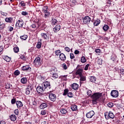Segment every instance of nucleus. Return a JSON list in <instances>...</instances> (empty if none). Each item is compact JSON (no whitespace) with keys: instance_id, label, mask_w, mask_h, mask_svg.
I'll return each mask as SVG.
<instances>
[{"instance_id":"1","label":"nucleus","mask_w":124,"mask_h":124,"mask_svg":"<svg viewBox=\"0 0 124 124\" xmlns=\"http://www.w3.org/2000/svg\"><path fill=\"white\" fill-rule=\"evenodd\" d=\"M101 96H102V93H94L91 96L92 98V103H93V104H97L98 103V102L100 101V99H101Z\"/></svg>"},{"instance_id":"2","label":"nucleus","mask_w":124,"mask_h":124,"mask_svg":"<svg viewBox=\"0 0 124 124\" xmlns=\"http://www.w3.org/2000/svg\"><path fill=\"white\" fill-rule=\"evenodd\" d=\"M42 12L44 13L45 18H49L50 17V12L48 11V6H44L42 8Z\"/></svg>"},{"instance_id":"3","label":"nucleus","mask_w":124,"mask_h":124,"mask_svg":"<svg viewBox=\"0 0 124 124\" xmlns=\"http://www.w3.org/2000/svg\"><path fill=\"white\" fill-rule=\"evenodd\" d=\"M33 64L35 67H39L40 66H41V64H42L41 58L39 57L36 58L33 61Z\"/></svg>"},{"instance_id":"4","label":"nucleus","mask_w":124,"mask_h":124,"mask_svg":"<svg viewBox=\"0 0 124 124\" xmlns=\"http://www.w3.org/2000/svg\"><path fill=\"white\" fill-rule=\"evenodd\" d=\"M42 86L43 87L44 89L45 90H50L51 89V83L50 81H46L42 84Z\"/></svg>"},{"instance_id":"5","label":"nucleus","mask_w":124,"mask_h":124,"mask_svg":"<svg viewBox=\"0 0 124 124\" xmlns=\"http://www.w3.org/2000/svg\"><path fill=\"white\" fill-rule=\"evenodd\" d=\"M21 69L23 71H25V72H31V68L30 66V65L23 66L21 67Z\"/></svg>"},{"instance_id":"6","label":"nucleus","mask_w":124,"mask_h":124,"mask_svg":"<svg viewBox=\"0 0 124 124\" xmlns=\"http://www.w3.org/2000/svg\"><path fill=\"white\" fill-rule=\"evenodd\" d=\"M36 91L38 93H40L41 95H42V93H43L44 91H45V89H44V88L42 86V84H41L37 86L36 88Z\"/></svg>"},{"instance_id":"7","label":"nucleus","mask_w":124,"mask_h":124,"mask_svg":"<svg viewBox=\"0 0 124 124\" xmlns=\"http://www.w3.org/2000/svg\"><path fill=\"white\" fill-rule=\"evenodd\" d=\"M49 99L50 101H52L53 102H55L56 101V99H57V96L54 93H50L49 94Z\"/></svg>"},{"instance_id":"8","label":"nucleus","mask_w":124,"mask_h":124,"mask_svg":"<svg viewBox=\"0 0 124 124\" xmlns=\"http://www.w3.org/2000/svg\"><path fill=\"white\" fill-rule=\"evenodd\" d=\"M91 20L92 19L90 18V17L87 16L83 17V22L85 25H87V24H90Z\"/></svg>"},{"instance_id":"9","label":"nucleus","mask_w":124,"mask_h":124,"mask_svg":"<svg viewBox=\"0 0 124 124\" xmlns=\"http://www.w3.org/2000/svg\"><path fill=\"white\" fill-rule=\"evenodd\" d=\"M32 90H33V86H32L31 85L27 86V87L25 89L26 94H27V95L30 94V93H31V91H32Z\"/></svg>"},{"instance_id":"10","label":"nucleus","mask_w":124,"mask_h":124,"mask_svg":"<svg viewBox=\"0 0 124 124\" xmlns=\"http://www.w3.org/2000/svg\"><path fill=\"white\" fill-rule=\"evenodd\" d=\"M105 117L106 120L108 119H114L115 118V115L112 112V111H109L108 113V115L105 114Z\"/></svg>"},{"instance_id":"11","label":"nucleus","mask_w":124,"mask_h":124,"mask_svg":"<svg viewBox=\"0 0 124 124\" xmlns=\"http://www.w3.org/2000/svg\"><path fill=\"white\" fill-rule=\"evenodd\" d=\"M110 95L112 97H118L119 96V92L117 90H112L110 93Z\"/></svg>"},{"instance_id":"12","label":"nucleus","mask_w":124,"mask_h":124,"mask_svg":"<svg viewBox=\"0 0 124 124\" xmlns=\"http://www.w3.org/2000/svg\"><path fill=\"white\" fill-rule=\"evenodd\" d=\"M93 116H94V111L93 110H91L86 114V116L88 119H92Z\"/></svg>"},{"instance_id":"13","label":"nucleus","mask_w":124,"mask_h":124,"mask_svg":"<svg viewBox=\"0 0 124 124\" xmlns=\"http://www.w3.org/2000/svg\"><path fill=\"white\" fill-rule=\"evenodd\" d=\"M16 27H19V28H23V26H24V21L23 20L20 19L18 20L16 24Z\"/></svg>"},{"instance_id":"14","label":"nucleus","mask_w":124,"mask_h":124,"mask_svg":"<svg viewBox=\"0 0 124 124\" xmlns=\"http://www.w3.org/2000/svg\"><path fill=\"white\" fill-rule=\"evenodd\" d=\"M83 71H84L83 68H78L75 74L77 76L78 75L80 77L81 75H83Z\"/></svg>"},{"instance_id":"15","label":"nucleus","mask_w":124,"mask_h":124,"mask_svg":"<svg viewBox=\"0 0 124 124\" xmlns=\"http://www.w3.org/2000/svg\"><path fill=\"white\" fill-rule=\"evenodd\" d=\"M41 36L42 38L43 39H46V40L49 39V33H41Z\"/></svg>"},{"instance_id":"16","label":"nucleus","mask_w":124,"mask_h":124,"mask_svg":"<svg viewBox=\"0 0 124 124\" xmlns=\"http://www.w3.org/2000/svg\"><path fill=\"white\" fill-rule=\"evenodd\" d=\"M71 87L73 90H74V91H77V90L79 89V85L76 83L71 84Z\"/></svg>"},{"instance_id":"17","label":"nucleus","mask_w":124,"mask_h":124,"mask_svg":"<svg viewBox=\"0 0 124 124\" xmlns=\"http://www.w3.org/2000/svg\"><path fill=\"white\" fill-rule=\"evenodd\" d=\"M16 106L18 109H21V107H23V103L21 101L17 100Z\"/></svg>"},{"instance_id":"18","label":"nucleus","mask_w":124,"mask_h":124,"mask_svg":"<svg viewBox=\"0 0 124 124\" xmlns=\"http://www.w3.org/2000/svg\"><path fill=\"white\" fill-rule=\"evenodd\" d=\"M2 58L4 61L7 62H9L11 61V57H9L7 55L2 56Z\"/></svg>"},{"instance_id":"19","label":"nucleus","mask_w":124,"mask_h":124,"mask_svg":"<svg viewBox=\"0 0 124 124\" xmlns=\"http://www.w3.org/2000/svg\"><path fill=\"white\" fill-rule=\"evenodd\" d=\"M5 21L6 22V23H10L12 24V23H13V17H6L5 18Z\"/></svg>"},{"instance_id":"20","label":"nucleus","mask_w":124,"mask_h":124,"mask_svg":"<svg viewBox=\"0 0 124 124\" xmlns=\"http://www.w3.org/2000/svg\"><path fill=\"white\" fill-rule=\"evenodd\" d=\"M59 58L61 61H64L65 60H66V56H65V55L63 53H61L60 54Z\"/></svg>"},{"instance_id":"21","label":"nucleus","mask_w":124,"mask_h":124,"mask_svg":"<svg viewBox=\"0 0 124 124\" xmlns=\"http://www.w3.org/2000/svg\"><path fill=\"white\" fill-rule=\"evenodd\" d=\"M61 30L60 25H57L53 28V31L54 32H58Z\"/></svg>"},{"instance_id":"22","label":"nucleus","mask_w":124,"mask_h":124,"mask_svg":"<svg viewBox=\"0 0 124 124\" xmlns=\"http://www.w3.org/2000/svg\"><path fill=\"white\" fill-rule=\"evenodd\" d=\"M10 119L12 122H15V121L17 119V117L15 114H12L10 116Z\"/></svg>"},{"instance_id":"23","label":"nucleus","mask_w":124,"mask_h":124,"mask_svg":"<svg viewBox=\"0 0 124 124\" xmlns=\"http://www.w3.org/2000/svg\"><path fill=\"white\" fill-rule=\"evenodd\" d=\"M51 77H52L53 79H58L59 78V75L56 73H51Z\"/></svg>"},{"instance_id":"24","label":"nucleus","mask_w":124,"mask_h":124,"mask_svg":"<svg viewBox=\"0 0 124 124\" xmlns=\"http://www.w3.org/2000/svg\"><path fill=\"white\" fill-rule=\"evenodd\" d=\"M47 106L48 104H47L46 103H42L40 106V109H44L45 108L47 107Z\"/></svg>"},{"instance_id":"25","label":"nucleus","mask_w":124,"mask_h":124,"mask_svg":"<svg viewBox=\"0 0 124 124\" xmlns=\"http://www.w3.org/2000/svg\"><path fill=\"white\" fill-rule=\"evenodd\" d=\"M71 109L72 111H76L78 108L76 105H72L71 106Z\"/></svg>"},{"instance_id":"26","label":"nucleus","mask_w":124,"mask_h":124,"mask_svg":"<svg viewBox=\"0 0 124 124\" xmlns=\"http://www.w3.org/2000/svg\"><path fill=\"white\" fill-rule=\"evenodd\" d=\"M28 82V79L27 78H22L21 79V83L22 84H27V82Z\"/></svg>"},{"instance_id":"27","label":"nucleus","mask_w":124,"mask_h":124,"mask_svg":"<svg viewBox=\"0 0 124 124\" xmlns=\"http://www.w3.org/2000/svg\"><path fill=\"white\" fill-rule=\"evenodd\" d=\"M100 24V19H97L93 22V25L95 27H97Z\"/></svg>"},{"instance_id":"28","label":"nucleus","mask_w":124,"mask_h":124,"mask_svg":"<svg viewBox=\"0 0 124 124\" xmlns=\"http://www.w3.org/2000/svg\"><path fill=\"white\" fill-rule=\"evenodd\" d=\"M90 80L91 82H93V83L96 84V83H95V81H96V78H95L94 77H90Z\"/></svg>"},{"instance_id":"29","label":"nucleus","mask_w":124,"mask_h":124,"mask_svg":"<svg viewBox=\"0 0 124 124\" xmlns=\"http://www.w3.org/2000/svg\"><path fill=\"white\" fill-rule=\"evenodd\" d=\"M80 62L82 63H85V62H87V59H86V57L84 56H82L80 59Z\"/></svg>"},{"instance_id":"30","label":"nucleus","mask_w":124,"mask_h":124,"mask_svg":"<svg viewBox=\"0 0 124 124\" xmlns=\"http://www.w3.org/2000/svg\"><path fill=\"white\" fill-rule=\"evenodd\" d=\"M20 38L21 40H26L27 38H28V35L24 34L20 36Z\"/></svg>"},{"instance_id":"31","label":"nucleus","mask_w":124,"mask_h":124,"mask_svg":"<svg viewBox=\"0 0 124 124\" xmlns=\"http://www.w3.org/2000/svg\"><path fill=\"white\" fill-rule=\"evenodd\" d=\"M80 79L79 80L81 81H86V76H84L83 75H81V76H79Z\"/></svg>"},{"instance_id":"32","label":"nucleus","mask_w":124,"mask_h":124,"mask_svg":"<svg viewBox=\"0 0 124 124\" xmlns=\"http://www.w3.org/2000/svg\"><path fill=\"white\" fill-rule=\"evenodd\" d=\"M20 58L23 61H27V60L28 59V58H27V57H26V55L24 54H20Z\"/></svg>"},{"instance_id":"33","label":"nucleus","mask_w":124,"mask_h":124,"mask_svg":"<svg viewBox=\"0 0 124 124\" xmlns=\"http://www.w3.org/2000/svg\"><path fill=\"white\" fill-rule=\"evenodd\" d=\"M57 23H58V20H57V19H56L55 18H52V20H51V24H52V26L56 25V24H57Z\"/></svg>"},{"instance_id":"34","label":"nucleus","mask_w":124,"mask_h":124,"mask_svg":"<svg viewBox=\"0 0 124 124\" xmlns=\"http://www.w3.org/2000/svg\"><path fill=\"white\" fill-rule=\"evenodd\" d=\"M103 30L105 31H108V30H109V26H108V25L105 24L103 27Z\"/></svg>"},{"instance_id":"35","label":"nucleus","mask_w":124,"mask_h":124,"mask_svg":"<svg viewBox=\"0 0 124 124\" xmlns=\"http://www.w3.org/2000/svg\"><path fill=\"white\" fill-rule=\"evenodd\" d=\"M13 50L15 53H17L19 52V47L15 46L13 48Z\"/></svg>"},{"instance_id":"36","label":"nucleus","mask_w":124,"mask_h":124,"mask_svg":"<svg viewBox=\"0 0 124 124\" xmlns=\"http://www.w3.org/2000/svg\"><path fill=\"white\" fill-rule=\"evenodd\" d=\"M61 114H66L67 113V110L65 108H61Z\"/></svg>"},{"instance_id":"37","label":"nucleus","mask_w":124,"mask_h":124,"mask_svg":"<svg viewBox=\"0 0 124 124\" xmlns=\"http://www.w3.org/2000/svg\"><path fill=\"white\" fill-rule=\"evenodd\" d=\"M41 45H42L41 42H38L36 45V48H37V49H40V48H41Z\"/></svg>"},{"instance_id":"38","label":"nucleus","mask_w":124,"mask_h":124,"mask_svg":"<svg viewBox=\"0 0 124 124\" xmlns=\"http://www.w3.org/2000/svg\"><path fill=\"white\" fill-rule=\"evenodd\" d=\"M4 4V5H7L8 4L9 5H10L11 3L9 1V0H3Z\"/></svg>"},{"instance_id":"39","label":"nucleus","mask_w":124,"mask_h":124,"mask_svg":"<svg viewBox=\"0 0 124 124\" xmlns=\"http://www.w3.org/2000/svg\"><path fill=\"white\" fill-rule=\"evenodd\" d=\"M69 93V90L68 89H65L64 90V93H63V95H66Z\"/></svg>"},{"instance_id":"40","label":"nucleus","mask_w":124,"mask_h":124,"mask_svg":"<svg viewBox=\"0 0 124 124\" xmlns=\"http://www.w3.org/2000/svg\"><path fill=\"white\" fill-rule=\"evenodd\" d=\"M4 28H5V24L2 23V24H0V30L1 31L2 30H4Z\"/></svg>"},{"instance_id":"41","label":"nucleus","mask_w":124,"mask_h":124,"mask_svg":"<svg viewBox=\"0 0 124 124\" xmlns=\"http://www.w3.org/2000/svg\"><path fill=\"white\" fill-rule=\"evenodd\" d=\"M21 15H22V16H28V15H29V13L27 11H23L21 12Z\"/></svg>"},{"instance_id":"42","label":"nucleus","mask_w":124,"mask_h":124,"mask_svg":"<svg viewBox=\"0 0 124 124\" xmlns=\"http://www.w3.org/2000/svg\"><path fill=\"white\" fill-rule=\"evenodd\" d=\"M16 102H17V100H16V98H13L11 100V104L13 105L16 104Z\"/></svg>"},{"instance_id":"43","label":"nucleus","mask_w":124,"mask_h":124,"mask_svg":"<svg viewBox=\"0 0 124 124\" xmlns=\"http://www.w3.org/2000/svg\"><path fill=\"white\" fill-rule=\"evenodd\" d=\"M66 77H67V76H61L60 78L61 79V80H62L63 81L65 80L66 79Z\"/></svg>"},{"instance_id":"44","label":"nucleus","mask_w":124,"mask_h":124,"mask_svg":"<svg viewBox=\"0 0 124 124\" xmlns=\"http://www.w3.org/2000/svg\"><path fill=\"white\" fill-rule=\"evenodd\" d=\"M41 115L44 116L46 114H47V110L43 109L41 112Z\"/></svg>"},{"instance_id":"45","label":"nucleus","mask_w":124,"mask_h":124,"mask_svg":"<svg viewBox=\"0 0 124 124\" xmlns=\"http://www.w3.org/2000/svg\"><path fill=\"white\" fill-rule=\"evenodd\" d=\"M14 74L16 75V76H18V75H20V71L19 70H16L14 72Z\"/></svg>"},{"instance_id":"46","label":"nucleus","mask_w":124,"mask_h":124,"mask_svg":"<svg viewBox=\"0 0 124 124\" xmlns=\"http://www.w3.org/2000/svg\"><path fill=\"white\" fill-rule=\"evenodd\" d=\"M108 106L109 108H112V107H113V106H114V103H113L112 102H109L108 104Z\"/></svg>"},{"instance_id":"47","label":"nucleus","mask_w":124,"mask_h":124,"mask_svg":"<svg viewBox=\"0 0 124 124\" xmlns=\"http://www.w3.org/2000/svg\"><path fill=\"white\" fill-rule=\"evenodd\" d=\"M67 96L70 98L73 97V93L72 92H69L67 94Z\"/></svg>"},{"instance_id":"48","label":"nucleus","mask_w":124,"mask_h":124,"mask_svg":"<svg viewBox=\"0 0 124 124\" xmlns=\"http://www.w3.org/2000/svg\"><path fill=\"white\" fill-rule=\"evenodd\" d=\"M62 67L63 68V69H65V70L67 69V66H66V64H65V63H64L62 64Z\"/></svg>"},{"instance_id":"49","label":"nucleus","mask_w":124,"mask_h":124,"mask_svg":"<svg viewBox=\"0 0 124 124\" xmlns=\"http://www.w3.org/2000/svg\"><path fill=\"white\" fill-rule=\"evenodd\" d=\"M70 58L71 60H74V59H75V56H74V54L73 53H70Z\"/></svg>"},{"instance_id":"50","label":"nucleus","mask_w":124,"mask_h":124,"mask_svg":"<svg viewBox=\"0 0 124 124\" xmlns=\"http://www.w3.org/2000/svg\"><path fill=\"white\" fill-rule=\"evenodd\" d=\"M92 93H93V92L91 90H88L87 92V94L89 96H91L92 95Z\"/></svg>"},{"instance_id":"51","label":"nucleus","mask_w":124,"mask_h":124,"mask_svg":"<svg viewBox=\"0 0 124 124\" xmlns=\"http://www.w3.org/2000/svg\"><path fill=\"white\" fill-rule=\"evenodd\" d=\"M97 63L99 65H101V64H102V59H98L97 61Z\"/></svg>"},{"instance_id":"52","label":"nucleus","mask_w":124,"mask_h":124,"mask_svg":"<svg viewBox=\"0 0 124 124\" xmlns=\"http://www.w3.org/2000/svg\"><path fill=\"white\" fill-rule=\"evenodd\" d=\"M55 54L56 55V56H59V55H60V54H61V52L60 50H56L55 51Z\"/></svg>"},{"instance_id":"53","label":"nucleus","mask_w":124,"mask_h":124,"mask_svg":"<svg viewBox=\"0 0 124 124\" xmlns=\"http://www.w3.org/2000/svg\"><path fill=\"white\" fill-rule=\"evenodd\" d=\"M95 53H96V54H99V53H100V52H101V49H100L99 48L95 49Z\"/></svg>"},{"instance_id":"54","label":"nucleus","mask_w":124,"mask_h":124,"mask_svg":"<svg viewBox=\"0 0 124 124\" xmlns=\"http://www.w3.org/2000/svg\"><path fill=\"white\" fill-rule=\"evenodd\" d=\"M20 4L21 6H26V3H25V1H21L20 2Z\"/></svg>"},{"instance_id":"55","label":"nucleus","mask_w":124,"mask_h":124,"mask_svg":"<svg viewBox=\"0 0 124 124\" xmlns=\"http://www.w3.org/2000/svg\"><path fill=\"white\" fill-rule=\"evenodd\" d=\"M119 72H120V73H121V74H122V75L124 76V69H123V68L120 69V70H119Z\"/></svg>"},{"instance_id":"56","label":"nucleus","mask_w":124,"mask_h":124,"mask_svg":"<svg viewBox=\"0 0 124 124\" xmlns=\"http://www.w3.org/2000/svg\"><path fill=\"white\" fill-rule=\"evenodd\" d=\"M90 66V64H86L84 67V70H88V69H89V67Z\"/></svg>"},{"instance_id":"57","label":"nucleus","mask_w":124,"mask_h":124,"mask_svg":"<svg viewBox=\"0 0 124 124\" xmlns=\"http://www.w3.org/2000/svg\"><path fill=\"white\" fill-rule=\"evenodd\" d=\"M14 113L15 114V115H19V109H16L15 110V111H14Z\"/></svg>"},{"instance_id":"58","label":"nucleus","mask_w":124,"mask_h":124,"mask_svg":"<svg viewBox=\"0 0 124 124\" xmlns=\"http://www.w3.org/2000/svg\"><path fill=\"white\" fill-rule=\"evenodd\" d=\"M30 28H31V29H35V28H36V24H32L31 25Z\"/></svg>"},{"instance_id":"59","label":"nucleus","mask_w":124,"mask_h":124,"mask_svg":"<svg viewBox=\"0 0 124 124\" xmlns=\"http://www.w3.org/2000/svg\"><path fill=\"white\" fill-rule=\"evenodd\" d=\"M74 53H75V55H78V54H80V51H78V50L76 49V50H75Z\"/></svg>"},{"instance_id":"60","label":"nucleus","mask_w":124,"mask_h":124,"mask_svg":"<svg viewBox=\"0 0 124 124\" xmlns=\"http://www.w3.org/2000/svg\"><path fill=\"white\" fill-rule=\"evenodd\" d=\"M64 49L66 52H70V48H69V47L66 46L64 48Z\"/></svg>"},{"instance_id":"61","label":"nucleus","mask_w":124,"mask_h":124,"mask_svg":"<svg viewBox=\"0 0 124 124\" xmlns=\"http://www.w3.org/2000/svg\"><path fill=\"white\" fill-rule=\"evenodd\" d=\"M1 14L2 15V16H6L7 15V13H4L2 11L0 12Z\"/></svg>"},{"instance_id":"62","label":"nucleus","mask_w":124,"mask_h":124,"mask_svg":"<svg viewBox=\"0 0 124 124\" xmlns=\"http://www.w3.org/2000/svg\"><path fill=\"white\" fill-rule=\"evenodd\" d=\"M0 124H6V122H5L4 121H0Z\"/></svg>"},{"instance_id":"63","label":"nucleus","mask_w":124,"mask_h":124,"mask_svg":"<svg viewBox=\"0 0 124 124\" xmlns=\"http://www.w3.org/2000/svg\"><path fill=\"white\" fill-rule=\"evenodd\" d=\"M13 30H14V28L11 26H10L9 27V31H13Z\"/></svg>"},{"instance_id":"64","label":"nucleus","mask_w":124,"mask_h":124,"mask_svg":"<svg viewBox=\"0 0 124 124\" xmlns=\"http://www.w3.org/2000/svg\"><path fill=\"white\" fill-rule=\"evenodd\" d=\"M41 124H48V122H46V121H44L42 122Z\"/></svg>"}]
</instances>
